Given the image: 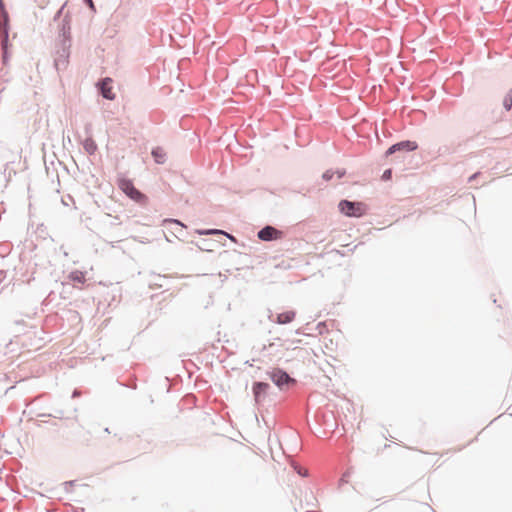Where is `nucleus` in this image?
<instances>
[{"mask_svg": "<svg viewBox=\"0 0 512 512\" xmlns=\"http://www.w3.org/2000/svg\"><path fill=\"white\" fill-rule=\"evenodd\" d=\"M0 40L2 48V61L4 64L9 59L8 43H9V15L3 7V2L0 0Z\"/></svg>", "mask_w": 512, "mask_h": 512, "instance_id": "f257e3e1", "label": "nucleus"}, {"mask_svg": "<svg viewBox=\"0 0 512 512\" xmlns=\"http://www.w3.org/2000/svg\"><path fill=\"white\" fill-rule=\"evenodd\" d=\"M338 209L347 217L359 218L366 214L367 205L363 202L343 199L338 203Z\"/></svg>", "mask_w": 512, "mask_h": 512, "instance_id": "f03ea898", "label": "nucleus"}, {"mask_svg": "<svg viewBox=\"0 0 512 512\" xmlns=\"http://www.w3.org/2000/svg\"><path fill=\"white\" fill-rule=\"evenodd\" d=\"M119 188L125 193L130 199L139 203L145 204L148 200L147 196L138 190L130 179L123 178L119 180Z\"/></svg>", "mask_w": 512, "mask_h": 512, "instance_id": "7ed1b4c3", "label": "nucleus"}, {"mask_svg": "<svg viewBox=\"0 0 512 512\" xmlns=\"http://www.w3.org/2000/svg\"><path fill=\"white\" fill-rule=\"evenodd\" d=\"M267 375L271 381L281 390L296 383V380L282 368H274L273 370L268 371Z\"/></svg>", "mask_w": 512, "mask_h": 512, "instance_id": "20e7f679", "label": "nucleus"}, {"mask_svg": "<svg viewBox=\"0 0 512 512\" xmlns=\"http://www.w3.org/2000/svg\"><path fill=\"white\" fill-rule=\"evenodd\" d=\"M70 48L71 45L68 41L64 43H59V48L56 51V56L54 58V66L57 71L64 70L69 62L70 56Z\"/></svg>", "mask_w": 512, "mask_h": 512, "instance_id": "39448f33", "label": "nucleus"}, {"mask_svg": "<svg viewBox=\"0 0 512 512\" xmlns=\"http://www.w3.org/2000/svg\"><path fill=\"white\" fill-rule=\"evenodd\" d=\"M418 149V144L415 141L403 140L391 145L385 152V156L389 157L395 153L412 152Z\"/></svg>", "mask_w": 512, "mask_h": 512, "instance_id": "423d86ee", "label": "nucleus"}, {"mask_svg": "<svg viewBox=\"0 0 512 512\" xmlns=\"http://www.w3.org/2000/svg\"><path fill=\"white\" fill-rule=\"evenodd\" d=\"M284 232L272 225H266L257 232V237L264 242L282 239Z\"/></svg>", "mask_w": 512, "mask_h": 512, "instance_id": "0eeeda50", "label": "nucleus"}, {"mask_svg": "<svg viewBox=\"0 0 512 512\" xmlns=\"http://www.w3.org/2000/svg\"><path fill=\"white\" fill-rule=\"evenodd\" d=\"M271 385L263 381H255L252 385V393L257 405L262 404L268 395Z\"/></svg>", "mask_w": 512, "mask_h": 512, "instance_id": "6e6552de", "label": "nucleus"}, {"mask_svg": "<svg viewBox=\"0 0 512 512\" xmlns=\"http://www.w3.org/2000/svg\"><path fill=\"white\" fill-rule=\"evenodd\" d=\"M111 83H112V79L109 77L102 78L96 83L98 93L104 99L114 100V98H115V94L112 92Z\"/></svg>", "mask_w": 512, "mask_h": 512, "instance_id": "1a4fd4ad", "label": "nucleus"}, {"mask_svg": "<svg viewBox=\"0 0 512 512\" xmlns=\"http://www.w3.org/2000/svg\"><path fill=\"white\" fill-rule=\"evenodd\" d=\"M296 317V312L294 310H288L282 313H278L275 316L269 310L268 319L276 324L285 325L291 323Z\"/></svg>", "mask_w": 512, "mask_h": 512, "instance_id": "9d476101", "label": "nucleus"}, {"mask_svg": "<svg viewBox=\"0 0 512 512\" xmlns=\"http://www.w3.org/2000/svg\"><path fill=\"white\" fill-rule=\"evenodd\" d=\"M59 43H64L65 41H68V43L71 44V26H70V20L67 16L62 18L59 28Z\"/></svg>", "mask_w": 512, "mask_h": 512, "instance_id": "9b49d317", "label": "nucleus"}, {"mask_svg": "<svg viewBox=\"0 0 512 512\" xmlns=\"http://www.w3.org/2000/svg\"><path fill=\"white\" fill-rule=\"evenodd\" d=\"M151 155L157 164H164L166 162V153L162 147H154L151 151Z\"/></svg>", "mask_w": 512, "mask_h": 512, "instance_id": "f8f14e48", "label": "nucleus"}, {"mask_svg": "<svg viewBox=\"0 0 512 512\" xmlns=\"http://www.w3.org/2000/svg\"><path fill=\"white\" fill-rule=\"evenodd\" d=\"M83 148L84 150L89 154V155H94L97 151V144L96 142L93 140V138L91 137H88L86 138L83 143Z\"/></svg>", "mask_w": 512, "mask_h": 512, "instance_id": "ddd939ff", "label": "nucleus"}, {"mask_svg": "<svg viewBox=\"0 0 512 512\" xmlns=\"http://www.w3.org/2000/svg\"><path fill=\"white\" fill-rule=\"evenodd\" d=\"M195 233H197L198 235H201V236L222 235V234H224V230L215 229V228H211V229H197L195 231Z\"/></svg>", "mask_w": 512, "mask_h": 512, "instance_id": "4468645a", "label": "nucleus"}, {"mask_svg": "<svg viewBox=\"0 0 512 512\" xmlns=\"http://www.w3.org/2000/svg\"><path fill=\"white\" fill-rule=\"evenodd\" d=\"M69 279L75 283H80V284H83L85 282V275L83 272L81 271H72L70 274H69Z\"/></svg>", "mask_w": 512, "mask_h": 512, "instance_id": "2eb2a0df", "label": "nucleus"}, {"mask_svg": "<svg viewBox=\"0 0 512 512\" xmlns=\"http://www.w3.org/2000/svg\"><path fill=\"white\" fill-rule=\"evenodd\" d=\"M196 245L202 251H213L214 243L209 240L203 239L200 242L196 243Z\"/></svg>", "mask_w": 512, "mask_h": 512, "instance_id": "dca6fc26", "label": "nucleus"}, {"mask_svg": "<svg viewBox=\"0 0 512 512\" xmlns=\"http://www.w3.org/2000/svg\"><path fill=\"white\" fill-rule=\"evenodd\" d=\"M503 107L506 111H510L512 109V94H506L503 99Z\"/></svg>", "mask_w": 512, "mask_h": 512, "instance_id": "f3484780", "label": "nucleus"}, {"mask_svg": "<svg viewBox=\"0 0 512 512\" xmlns=\"http://www.w3.org/2000/svg\"><path fill=\"white\" fill-rule=\"evenodd\" d=\"M164 223H170L174 224L180 227L178 233L181 234L183 232V229L186 227L180 220L178 219H166L164 220Z\"/></svg>", "mask_w": 512, "mask_h": 512, "instance_id": "a211bd4d", "label": "nucleus"}, {"mask_svg": "<svg viewBox=\"0 0 512 512\" xmlns=\"http://www.w3.org/2000/svg\"><path fill=\"white\" fill-rule=\"evenodd\" d=\"M34 279H35V277H34V271H33V272H31L30 275L22 274L21 277L18 278V281H21L22 283L30 284Z\"/></svg>", "mask_w": 512, "mask_h": 512, "instance_id": "6ab92c4d", "label": "nucleus"}, {"mask_svg": "<svg viewBox=\"0 0 512 512\" xmlns=\"http://www.w3.org/2000/svg\"><path fill=\"white\" fill-rule=\"evenodd\" d=\"M334 175H335V172L332 169H328L322 174V179L324 181H330Z\"/></svg>", "mask_w": 512, "mask_h": 512, "instance_id": "aec40b11", "label": "nucleus"}, {"mask_svg": "<svg viewBox=\"0 0 512 512\" xmlns=\"http://www.w3.org/2000/svg\"><path fill=\"white\" fill-rule=\"evenodd\" d=\"M11 246L9 244H0V255L6 256L10 252Z\"/></svg>", "mask_w": 512, "mask_h": 512, "instance_id": "412c9836", "label": "nucleus"}, {"mask_svg": "<svg viewBox=\"0 0 512 512\" xmlns=\"http://www.w3.org/2000/svg\"><path fill=\"white\" fill-rule=\"evenodd\" d=\"M75 480L66 481L63 483L64 490L68 493L72 491V487L75 485Z\"/></svg>", "mask_w": 512, "mask_h": 512, "instance_id": "4be33fe9", "label": "nucleus"}, {"mask_svg": "<svg viewBox=\"0 0 512 512\" xmlns=\"http://www.w3.org/2000/svg\"><path fill=\"white\" fill-rule=\"evenodd\" d=\"M391 177H392V170L391 169H386L383 172L382 179L387 181V180L391 179Z\"/></svg>", "mask_w": 512, "mask_h": 512, "instance_id": "5701e85b", "label": "nucleus"}, {"mask_svg": "<svg viewBox=\"0 0 512 512\" xmlns=\"http://www.w3.org/2000/svg\"><path fill=\"white\" fill-rule=\"evenodd\" d=\"M83 2L89 7L92 12H96V7L93 0H83Z\"/></svg>", "mask_w": 512, "mask_h": 512, "instance_id": "b1692460", "label": "nucleus"}, {"mask_svg": "<svg viewBox=\"0 0 512 512\" xmlns=\"http://www.w3.org/2000/svg\"><path fill=\"white\" fill-rule=\"evenodd\" d=\"M335 174H337V177L340 179L342 177H344L346 175V170L345 169H337L336 171H334Z\"/></svg>", "mask_w": 512, "mask_h": 512, "instance_id": "393cba45", "label": "nucleus"}, {"mask_svg": "<svg viewBox=\"0 0 512 512\" xmlns=\"http://www.w3.org/2000/svg\"><path fill=\"white\" fill-rule=\"evenodd\" d=\"M481 175L480 172H476L474 173L473 175H471L469 178H468V183H473L479 176Z\"/></svg>", "mask_w": 512, "mask_h": 512, "instance_id": "a878e982", "label": "nucleus"}, {"mask_svg": "<svg viewBox=\"0 0 512 512\" xmlns=\"http://www.w3.org/2000/svg\"><path fill=\"white\" fill-rule=\"evenodd\" d=\"M6 276H7V271L6 270H0V285L4 282V280L6 279Z\"/></svg>", "mask_w": 512, "mask_h": 512, "instance_id": "bb28decb", "label": "nucleus"}, {"mask_svg": "<svg viewBox=\"0 0 512 512\" xmlns=\"http://www.w3.org/2000/svg\"><path fill=\"white\" fill-rule=\"evenodd\" d=\"M223 235H224V236H226V237H227L228 239H230L231 241H233V242L237 243V239H236V237H235V236H233L232 234L227 233V232H225V231H224V234H223Z\"/></svg>", "mask_w": 512, "mask_h": 512, "instance_id": "cd10ccee", "label": "nucleus"}, {"mask_svg": "<svg viewBox=\"0 0 512 512\" xmlns=\"http://www.w3.org/2000/svg\"><path fill=\"white\" fill-rule=\"evenodd\" d=\"M62 11H63V7H61L55 14L54 16V21H57L58 19L61 18V14H62Z\"/></svg>", "mask_w": 512, "mask_h": 512, "instance_id": "c85d7f7f", "label": "nucleus"}, {"mask_svg": "<svg viewBox=\"0 0 512 512\" xmlns=\"http://www.w3.org/2000/svg\"><path fill=\"white\" fill-rule=\"evenodd\" d=\"M293 192H296V193H300V194H303L304 196L307 195L308 192H310V189L307 188L306 189V192H304V188L300 189V190H293Z\"/></svg>", "mask_w": 512, "mask_h": 512, "instance_id": "c756f323", "label": "nucleus"}, {"mask_svg": "<svg viewBox=\"0 0 512 512\" xmlns=\"http://www.w3.org/2000/svg\"><path fill=\"white\" fill-rule=\"evenodd\" d=\"M126 386L131 389H136L137 388L136 380H133L132 382L126 384Z\"/></svg>", "mask_w": 512, "mask_h": 512, "instance_id": "7c9ffc66", "label": "nucleus"}, {"mask_svg": "<svg viewBox=\"0 0 512 512\" xmlns=\"http://www.w3.org/2000/svg\"><path fill=\"white\" fill-rule=\"evenodd\" d=\"M325 323L324 322H320L318 325H317V329L319 330V333L322 334L323 333V327H325Z\"/></svg>", "mask_w": 512, "mask_h": 512, "instance_id": "2f4dec72", "label": "nucleus"}, {"mask_svg": "<svg viewBox=\"0 0 512 512\" xmlns=\"http://www.w3.org/2000/svg\"><path fill=\"white\" fill-rule=\"evenodd\" d=\"M78 396H80V391L78 389H74V391L72 392V397L75 398Z\"/></svg>", "mask_w": 512, "mask_h": 512, "instance_id": "473e14b6", "label": "nucleus"}, {"mask_svg": "<svg viewBox=\"0 0 512 512\" xmlns=\"http://www.w3.org/2000/svg\"><path fill=\"white\" fill-rule=\"evenodd\" d=\"M14 323H15L16 325H25V322H24V320H22V319H21V320H15V322H14Z\"/></svg>", "mask_w": 512, "mask_h": 512, "instance_id": "72a5a7b5", "label": "nucleus"}, {"mask_svg": "<svg viewBox=\"0 0 512 512\" xmlns=\"http://www.w3.org/2000/svg\"><path fill=\"white\" fill-rule=\"evenodd\" d=\"M296 334L297 335H301V334H305L301 329H297L296 330Z\"/></svg>", "mask_w": 512, "mask_h": 512, "instance_id": "f704fd0d", "label": "nucleus"}, {"mask_svg": "<svg viewBox=\"0 0 512 512\" xmlns=\"http://www.w3.org/2000/svg\"><path fill=\"white\" fill-rule=\"evenodd\" d=\"M298 474H300L302 476H306V473H304V471H298Z\"/></svg>", "mask_w": 512, "mask_h": 512, "instance_id": "c9c22d12", "label": "nucleus"}, {"mask_svg": "<svg viewBox=\"0 0 512 512\" xmlns=\"http://www.w3.org/2000/svg\"><path fill=\"white\" fill-rule=\"evenodd\" d=\"M298 474H300L302 476H306V473H304V471H298Z\"/></svg>", "mask_w": 512, "mask_h": 512, "instance_id": "e433bc0d", "label": "nucleus"}, {"mask_svg": "<svg viewBox=\"0 0 512 512\" xmlns=\"http://www.w3.org/2000/svg\"><path fill=\"white\" fill-rule=\"evenodd\" d=\"M104 432H106V433H110L109 428H105V429H104Z\"/></svg>", "mask_w": 512, "mask_h": 512, "instance_id": "4c0bfd02", "label": "nucleus"}, {"mask_svg": "<svg viewBox=\"0 0 512 512\" xmlns=\"http://www.w3.org/2000/svg\"><path fill=\"white\" fill-rule=\"evenodd\" d=\"M62 203L67 205V200L62 199Z\"/></svg>", "mask_w": 512, "mask_h": 512, "instance_id": "58836bf2", "label": "nucleus"}, {"mask_svg": "<svg viewBox=\"0 0 512 512\" xmlns=\"http://www.w3.org/2000/svg\"><path fill=\"white\" fill-rule=\"evenodd\" d=\"M62 203L67 205V200L62 199Z\"/></svg>", "mask_w": 512, "mask_h": 512, "instance_id": "ea45409f", "label": "nucleus"}]
</instances>
